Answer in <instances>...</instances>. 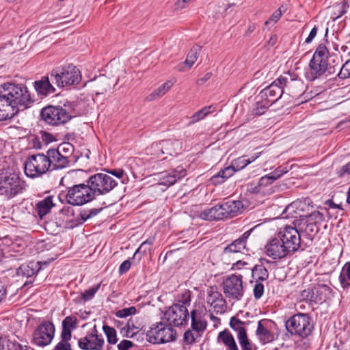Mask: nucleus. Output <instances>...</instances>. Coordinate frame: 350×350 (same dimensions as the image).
I'll return each mask as SVG.
<instances>
[{"mask_svg": "<svg viewBox=\"0 0 350 350\" xmlns=\"http://www.w3.org/2000/svg\"><path fill=\"white\" fill-rule=\"evenodd\" d=\"M28 88L24 84L4 83L0 85V122L12 119L20 111L34 103Z\"/></svg>", "mask_w": 350, "mask_h": 350, "instance_id": "nucleus-1", "label": "nucleus"}, {"mask_svg": "<svg viewBox=\"0 0 350 350\" xmlns=\"http://www.w3.org/2000/svg\"><path fill=\"white\" fill-rule=\"evenodd\" d=\"M243 210L244 205L242 201L228 200L201 211L199 217L206 221H220L235 217L241 215Z\"/></svg>", "mask_w": 350, "mask_h": 350, "instance_id": "nucleus-2", "label": "nucleus"}, {"mask_svg": "<svg viewBox=\"0 0 350 350\" xmlns=\"http://www.w3.org/2000/svg\"><path fill=\"white\" fill-rule=\"evenodd\" d=\"M297 83L300 84V81L293 79L290 74L281 75L260 92L259 98H265L273 105L281 98L285 89L293 92Z\"/></svg>", "mask_w": 350, "mask_h": 350, "instance_id": "nucleus-3", "label": "nucleus"}, {"mask_svg": "<svg viewBox=\"0 0 350 350\" xmlns=\"http://www.w3.org/2000/svg\"><path fill=\"white\" fill-rule=\"evenodd\" d=\"M329 51L325 43H320L317 47L312 58L309 63L310 75L314 80L325 74L327 71L329 74L335 72L334 66H328V58Z\"/></svg>", "mask_w": 350, "mask_h": 350, "instance_id": "nucleus-4", "label": "nucleus"}, {"mask_svg": "<svg viewBox=\"0 0 350 350\" xmlns=\"http://www.w3.org/2000/svg\"><path fill=\"white\" fill-rule=\"evenodd\" d=\"M53 83L59 88L77 85L81 79L80 70L73 64L57 67L50 72Z\"/></svg>", "mask_w": 350, "mask_h": 350, "instance_id": "nucleus-5", "label": "nucleus"}, {"mask_svg": "<svg viewBox=\"0 0 350 350\" xmlns=\"http://www.w3.org/2000/svg\"><path fill=\"white\" fill-rule=\"evenodd\" d=\"M25 189V182L18 174L7 170H0V194L12 198Z\"/></svg>", "mask_w": 350, "mask_h": 350, "instance_id": "nucleus-6", "label": "nucleus"}, {"mask_svg": "<svg viewBox=\"0 0 350 350\" xmlns=\"http://www.w3.org/2000/svg\"><path fill=\"white\" fill-rule=\"evenodd\" d=\"M285 327L291 336H295L301 339L310 336L313 329L311 318L305 313H297L290 317L285 322Z\"/></svg>", "mask_w": 350, "mask_h": 350, "instance_id": "nucleus-7", "label": "nucleus"}, {"mask_svg": "<svg viewBox=\"0 0 350 350\" xmlns=\"http://www.w3.org/2000/svg\"><path fill=\"white\" fill-rule=\"evenodd\" d=\"M65 198L72 206H81L96 199L87 180L85 183L68 187Z\"/></svg>", "mask_w": 350, "mask_h": 350, "instance_id": "nucleus-8", "label": "nucleus"}, {"mask_svg": "<svg viewBox=\"0 0 350 350\" xmlns=\"http://www.w3.org/2000/svg\"><path fill=\"white\" fill-rule=\"evenodd\" d=\"M87 180L95 198L98 196L107 195L118 186L117 181L105 173L91 175Z\"/></svg>", "mask_w": 350, "mask_h": 350, "instance_id": "nucleus-9", "label": "nucleus"}, {"mask_svg": "<svg viewBox=\"0 0 350 350\" xmlns=\"http://www.w3.org/2000/svg\"><path fill=\"white\" fill-rule=\"evenodd\" d=\"M176 338V331L169 323L160 322L153 325L146 334V340L152 344H163L174 341Z\"/></svg>", "mask_w": 350, "mask_h": 350, "instance_id": "nucleus-10", "label": "nucleus"}, {"mask_svg": "<svg viewBox=\"0 0 350 350\" xmlns=\"http://www.w3.org/2000/svg\"><path fill=\"white\" fill-rule=\"evenodd\" d=\"M25 174L31 178L42 177L51 172L46 154L38 153L28 157L25 163Z\"/></svg>", "mask_w": 350, "mask_h": 350, "instance_id": "nucleus-11", "label": "nucleus"}, {"mask_svg": "<svg viewBox=\"0 0 350 350\" xmlns=\"http://www.w3.org/2000/svg\"><path fill=\"white\" fill-rule=\"evenodd\" d=\"M40 116L42 120L52 126L64 124L72 118L70 113L59 105H48L43 107Z\"/></svg>", "mask_w": 350, "mask_h": 350, "instance_id": "nucleus-12", "label": "nucleus"}, {"mask_svg": "<svg viewBox=\"0 0 350 350\" xmlns=\"http://www.w3.org/2000/svg\"><path fill=\"white\" fill-rule=\"evenodd\" d=\"M223 293L229 301H239L244 295L243 276L231 274L227 276L221 283Z\"/></svg>", "mask_w": 350, "mask_h": 350, "instance_id": "nucleus-13", "label": "nucleus"}, {"mask_svg": "<svg viewBox=\"0 0 350 350\" xmlns=\"http://www.w3.org/2000/svg\"><path fill=\"white\" fill-rule=\"evenodd\" d=\"M55 327L53 322L44 321L34 330L31 342L38 347L51 344L55 336Z\"/></svg>", "mask_w": 350, "mask_h": 350, "instance_id": "nucleus-14", "label": "nucleus"}, {"mask_svg": "<svg viewBox=\"0 0 350 350\" xmlns=\"http://www.w3.org/2000/svg\"><path fill=\"white\" fill-rule=\"evenodd\" d=\"M183 143L179 139H167L154 142L151 145L150 152L152 154L159 157L160 154H166L175 157L182 150Z\"/></svg>", "mask_w": 350, "mask_h": 350, "instance_id": "nucleus-15", "label": "nucleus"}, {"mask_svg": "<svg viewBox=\"0 0 350 350\" xmlns=\"http://www.w3.org/2000/svg\"><path fill=\"white\" fill-rule=\"evenodd\" d=\"M104 345L105 339L103 334L98 332L96 325L78 340V346L83 350H102Z\"/></svg>", "mask_w": 350, "mask_h": 350, "instance_id": "nucleus-16", "label": "nucleus"}, {"mask_svg": "<svg viewBox=\"0 0 350 350\" xmlns=\"http://www.w3.org/2000/svg\"><path fill=\"white\" fill-rule=\"evenodd\" d=\"M276 234L291 254H293L299 249L301 236L295 227L285 226L281 228Z\"/></svg>", "mask_w": 350, "mask_h": 350, "instance_id": "nucleus-17", "label": "nucleus"}, {"mask_svg": "<svg viewBox=\"0 0 350 350\" xmlns=\"http://www.w3.org/2000/svg\"><path fill=\"white\" fill-rule=\"evenodd\" d=\"M164 318L170 325L178 327L187 323L189 315L185 306L174 304L165 312Z\"/></svg>", "mask_w": 350, "mask_h": 350, "instance_id": "nucleus-18", "label": "nucleus"}, {"mask_svg": "<svg viewBox=\"0 0 350 350\" xmlns=\"http://www.w3.org/2000/svg\"><path fill=\"white\" fill-rule=\"evenodd\" d=\"M265 253L273 260L283 258L291 254L276 234L266 244Z\"/></svg>", "mask_w": 350, "mask_h": 350, "instance_id": "nucleus-19", "label": "nucleus"}, {"mask_svg": "<svg viewBox=\"0 0 350 350\" xmlns=\"http://www.w3.org/2000/svg\"><path fill=\"white\" fill-rule=\"evenodd\" d=\"M62 150H56L55 148H50L46 152V159L50 171L62 170L69 166L70 159L66 156L60 154Z\"/></svg>", "mask_w": 350, "mask_h": 350, "instance_id": "nucleus-20", "label": "nucleus"}, {"mask_svg": "<svg viewBox=\"0 0 350 350\" xmlns=\"http://www.w3.org/2000/svg\"><path fill=\"white\" fill-rule=\"evenodd\" d=\"M186 174V170L183 166H178L175 169L162 172L159 180V184L170 187L185 177Z\"/></svg>", "mask_w": 350, "mask_h": 350, "instance_id": "nucleus-21", "label": "nucleus"}, {"mask_svg": "<svg viewBox=\"0 0 350 350\" xmlns=\"http://www.w3.org/2000/svg\"><path fill=\"white\" fill-rule=\"evenodd\" d=\"M75 212L74 209L69 206H64L58 213L55 214V219L57 225L59 227L70 228L72 224Z\"/></svg>", "mask_w": 350, "mask_h": 350, "instance_id": "nucleus-22", "label": "nucleus"}, {"mask_svg": "<svg viewBox=\"0 0 350 350\" xmlns=\"http://www.w3.org/2000/svg\"><path fill=\"white\" fill-rule=\"evenodd\" d=\"M205 311L204 308H199L191 312V327L198 333L206 329L207 322L204 319Z\"/></svg>", "mask_w": 350, "mask_h": 350, "instance_id": "nucleus-23", "label": "nucleus"}, {"mask_svg": "<svg viewBox=\"0 0 350 350\" xmlns=\"http://www.w3.org/2000/svg\"><path fill=\"white\" fill-rule=\"evenodd\" d=\"M252 230L245 232L239 238L227 245L224 249L225 253L242 252L244 250L248 251L246 247L247 240L251 234Z\"/></svg>", "mask_w": 350, "mask_h": 350, "instance_id": "nucleus-24", "label": "nucleus"}, {"mask_svg": "<svg viewBox=\"0 0 350 350\" xmlns=\"http://www.w3.org/2000/svg\"><path fill=\"white\" fill-rule=\"evenodd\" d=\"M52 83L49 75L42 77L40 80L36 81L33 83V86L38 95L46 96L55 92V88Z\"/></svg>", "mask_w": 350, "mask_h": 350, "instance_id": "nucleus-25", "label": "nucleus"}, {"mask_svg": "<svg viewBox=\"0 0 350 350\" xmlns=\"http://www.w3.org/2000/svg\"><path fill=\"white\" fill-rule=\"evenodd\" d=\"M41 269L40 262L31 261L27 264L21 265L16 271L18 275L31 278L36 275Z\"/></svg>", "mask_w": 350, "mask_h": 350, "instance_id": "nucleus-26", "label": "nucleus"}, {"mask_svg": "<svg viewBox=\"0 0 350 350\" xmlns=\"http://www.w3.org/2000/svg\"><path fill=\"white\" fill-rule=\"evenodd\" d=\"M78 321V319L74 315L66 317L62 323L61 335L64 336V338L67 337L71 338L72 332L77 329Z\"/></svg>", "mask_w": 350, "mask_h": 350, "instance_id": "nucleus-27", "label": "nucleus"}, {"mask_svg": "<svg viewBox=\"0 0 350 350\" xmlns=\"http://www.w3.org/2000/svg\"><path fill=\"white\" fill-rule=\"evenodd\" d=\"M53 202V196H48L43 200L39 201L36 205V210L38 217L43 219L48 213H50L51 208L55 206Z\"/></svg>", "mask_w": 350, "mask_h": 350, "instance_id": "nucleus-28", "label": "nucleus"}, {"mask_svg": "<svg viewBox=\"0 0 350 350\" xmlns=\"http://www.w3.org/2000/svg\"><path fill=\"white\" fill-rule=\"evenodd\" d=\"M100 211L101 208H92L90 210H83L81 211L79 215L75 218V220L72 221V224L70 225V228H74L83 224L88 219L96 215Z\"/></svg>", "mask_w": 350, "mask_h": 350, "instance_id": "nucleus-29", "label": "nucleus"}, {"mask_svg": "<svg viewBox=\"0 0 350 350\" xmlns=\"http://www.w3.org/2000/svg\"><path fill=\"white\" fill-rule=\"evenodd\" d=\"M217 338L225 345L227 350H239L232 334L228 330L220 332Z\"/></svg>", "mask_w": 350, "mask_h": 350, "instance_id": "nucleus-30", "label": "nucleus"}, {"mask_svg": "<svg viewBox=\"0 0 350 350\" xmlns=\"http://www.w3.org/2000/svg\"><path fill=\"white\" fill-rule=\"evenodd\" d=\"M172 85L173 83L172 81H166L165 83L158 87L151 94L148 95L146 98V100L148 102H151L159 98H161L170 90Z\"/></svg>", "mask_w": 350, "mask_h": 350, "instance_id": "nucleus-31", "label": "nucleus"}, {"mask_svg": "<svg viewBox=\"0 0 350 350\" xmlns=\"http://www.w3.org/2000/svg\"><path fill=\"white\" fill-rule=\"evenodd\" d=\"M256 334L257 335L260 342L263 344L271 342L275 339L274 334L264 327L261 321H258V327L256 332Z\"/></svg>", "mask_w": 350, "mask_h": 350, "instance_id": "nucleus-32", "label": "nucleus"}, {"mask_svg": "<svg viewBox=\"0 0 350 350\" xmlns=\"http://www.w3.org/2000/svg\"><path fill=\"white\" fill-rule=\"evenodd\" d=\"M260 152L256 153L251 156L248 159H247L245 156L239 157L238 159L234 160L232 162V164L229 166L233 167V169L235 170L236 172L237 171L243 169L247 165L254 161L257 158L260 157Z\"/></svg>", "mask_w": 350, "mask_h": 350, "instance_id": "nucleus-33", "label": "nucleus"}, {"mask_svg": "<svg viewBox=\"0 0 350 350\" xmlns=\"http://www.w3.org/2000/svg\"><path fill=\"white\" fill-rule=\"evenodd\" d=\"M249 324V321H242L236 317H232L230 319V327L237 332V338L247 334L245 326Z\"/></svg>", "mask_w": 350, "mask_h": 350, "instance_id": "nucleus-34", "label": "nucleus"}, {"mask_svg": "<svg viewBox=\"0 0 350 350\" xmlns=\"http://www.w3.org/2000/svg\"><path fill=\"white\" fill-rule=\"evenodd\" d=\"M215 107L213 105H209L202 108L200 110H198L190 117L189 125L193 124L198 121L203 120L208 114L215 111Z\"/></svg>", "mask_w": 350, "mask_h": 350, "instance_id": "nucleus-35", "label": "nucleus"}, {"mask_svg": "<svg viewBox=\"0 0 350 350\" xmlns=\"http://www.w3.org/2000/svg\"><path fill=\"white\" fill-rule=\"evenodd\" d=\"M269 101L265 98H259V94L256 97V103L252 109V113L255 116H261L264 114L269 107L271 105Z\"/></svg>", "mask_w": 350, "mask_h": 350, "instance_id": "nucleus-36", "label": "nucleus"}, {"mask_svg": "<svg viewBox=\"0 0 350 350\" xmlns=\"http://www.w3.org/2000/svg\"><path fill=\"white\" fill-rule=\"evenodd\" d=\"M252 276L255 282H262L268 279L269 272L262 265H256L252 269Z\"/></svg>", "mask_w": 350, "mask_h": 350, "instance_id": "nucleus-37", "label": "nucleus"}, {"mask_svg": "<svg viewBox=\"0 0 350 350\" xmlns=\"http://www.w3.org/2000/svg\"><path fill=\"white\" fill-rule=\"evenodd\" d=\"M340 282L343 288L350 286V262H347L342 267V272L339 276Z\"/></svg>", "mask_w": 350, "mask_h": 350, "instance_id": "nucleus-38", "label": "nucleus"}, {"mask_svg": "<svg viewBox=\"0 0 350 350\" xmlns=\"http://www.w3.org/2000/svg\"><path fill=\"white\" fill-rule=\"evenodd\" d=\"M103 330L105 333L107 342L110 345H115L117 343L118 338L117 336V332L114 327H111L107 324H104L103 326Z\"/></svg>", "mask_w": 350, "mask_h": 350, "instance_id": "nucleus-39", "label": "nucleus"}, {"mask_svg": "<svg viewBox=\"0 0 350 350\" xmlns=\"http://www.w3.org/2000/svg\"><path fill=\"white\" fill-rule=\"evenodd\" d=\"M287 10L286 5H282L278 9H277L270 16V18L265 22V25L268 26L269 24H275L281 18L282 15L285 13Z\"/></svg>", "mask_w": 350, "mask_h": 350, "instance_id": "nucleus-40", "label": "nucleus"}, {"mask_svg": "<svg viewBox=\"0 0 350 350\" xmlns=\"http://www.w3.org/2000/svg\"><path fill=\"white\" fill-rule=\"evenodd\" d=\"M201 48L199 46H193L190 51H189L187 58L185 61V63L188 65L190 68L191 67L194 63L196 62L198 59V53L200 51Z\"/></svg>", "mask_w": 350, "mask_h": 350, "instance_id": "nucleus-41", "label": "nucleus"}, {"mask_svg": "<svg viewBox=\"0 0 350 350\" xmlns=\"http://www.w3.org/2000/svg\"><path fill=\"white\" fill-rule=\"evenodd\" d=\"M221 296V293L218 291L216 286H211L207 291L206 302L208 304H213Z\"/></svg>", "mask_w": 350, "mask_h": 350, "instance_id": "nucleus-42", "label": "nucleus"}, {"mask_svg": "<svg viewBox=\"0 0 350 350\" xmlns=\"http://www.w3.org/2000/svg\"><path fill=\"white\" fill-rule=\"evenodd\" d=\"M289 168L286 165H280L275 168L273 172L267 174L273 182L280 178L282 175L286 174L289 171Z\"/></svg>", "mask_w": 350, "mask_h": 350, "instance_id": "nucleus-43", "label": "nucleus"}, {"mask_svg": "<svg viewBox=\"0 0 350 350\" xmlns=\"http://www.w3.org/2000/svg\"><path fill=\"white\" fill-rule=\"evenodd\" d=\"M325 220L324 215L319 211L311 213L307 217L306 223L316 224L318 226Z\"/></svg>", "mask_w": 350, "mask_h": 350, "instance_id": "nucleus-44", "label": "nucleus"}, {"mask_svg": "<svg viewBox=\"0 0 350 350\" xmlns=\"http://www.w3.org/2000/svg\"><path fill=\"white\" fill-rule=\"evenodd\" d=\"M247 189L248 192L253 194H260L262 196L271 194V192H266V191L263 190L258 181L257 183H250L247 184Z\"/></svg>", "mask_w": 350, "mask_h": 350, "instance_id": "nucleus-45", "label": "nucleus"}, {"mask_svg": "<svg viewBox=\"0 0 350 350\" xmlns=\"http://www.w3.org/2000/svg\"><path fill=\"white\" fill-rule=\"evenodd\" d=\"M349 5L348 2L345 0L342 1L338 7V10L337 12H334L332 14V19L333 21H336L338 18L343 16L345 14L347 13V9L349 8Z\"/></svg>", "mask_w": 350, "mask_h": 350, "instance_id": "nucleus-46", "label": "nucleus"}, {"mask_svg": "<svg viewBox=\"0 0 350 350\" xmlns=\"http://www.w3.org/2000/svg\"><path fill=\"white\" fill-rule=\"evenodd\" d=\"M137 313V309L135 306L125 308L115 312V316L118 318H126Z\"/></svg>", "mask_w": 350, "mask_h": 350, "instance_id": "nucleus-47", "label": "nucleus"}, {"mask_svg": "<svg viewBox=\"0 0 350 350\" xmlns=\"http://www.w3.org/2000/svg\"><path fill=\"white\" fill-rule=\"evenodd\" d=\"M100 284H98L96 286H94L91 288H90L88 290H85L84 292H82L81 293V299L84 301H88L91 300L95 295L96 293L98 291L100 288Z\"/></svg>", "mask_w": 350, "mask_h": 350, "instance_id": "nucleus-48", "label": "nucleus"}, {"mask_svg": "<svg viewBox=\"0 0 350 350\" xmlns=\"http://www.w3.org/2000/svg\"><path fill=\"white\" fill-rule=\"evenodd\" d=\"M213 307L216 313H223L226 311L227 308V302L226 299L221 296L213 304H210Z\"/></svg>", "mask_w": 350, "mask_h": 350, "instance_id": "nucleus-49", "label": "nucleus"}, {"mask_svg": "<svg viewBox=\"0 0 350 350\" xmlns=\"http://www.w3.org/2000/svg\"><path fill=\"white\" fill-rule=\"evenodd\" d=\"M56 150H62L60 154L62 156H66V158L69 159L73 152V146L70 143H63L58 146Z\"/></svg>", "mask_w": 350, "mask_h": 350, "instance_id": "nucleus-50", "label": "nucleus"}, {"mask_svg": "<svg viewBox=\"0 0 350 350\" xmlns=\"http://www.w3.org/2000/svg\"><path fill=\"white\" fill-rule=\"evenodd\" d=\"M178 303L180 306H185L187 308L191 303V292L189 290H185L181 295L178 296Z\"/></svg>", "mask_w": 350, "mask_h": 350, "instance_id": "nucleus-51", "label": "nucleus"}, {"mask_svg": "<svg viewBox=\"0 0 350 350\" xmlns=\"http://www.w3.org/2000/svg\"><path fill=\"white\" fill-rule=\"evenodd\" d=\"M337 76L342 79L350 78V59L342 65Z\"/></svg>", "mask_w": 350, "mask_h": 350, "instance_id": "nucleus-52", "label": "nucleus"}, {"mask_svg": "<svg viewBox=\"0 0 350 350\" xmlns=\"http://www.w3.org/2000/svg\"><path fill=\"white\" fill-rule=\"evenodd\" d=\"M258 182L264 191H266V192H271V193L273 192V190L271 188H269L273 183L269 176L265 175L258 180Z\"/></svg>", "mask_w": 350, "mask_h": 350, "instance_id": "nucleus-53", "label": "nucleus"}, {"mask_svg": "<svg viewBox=\"0 0 350 350\" xmlns=\"http://www.w3.org/2000/svg\"><path fill=\"white\" fill-rule=\"evenodd\" d=\"M70 338H64V336L61 335V341L59 342L55 347L53 350H72L71 345L68 342Z\"/></svg>", "mask_w": 350, "mask_h": 350, "instance_id": "nucleus-54", "label": "nucleus"}, {"mask_svg": "<svg viewBox=\"0 0 350 350\" xmlns=\"http://www.w3.org/2000/svg\"><path fill=\"white\" fill-rule=\"evenodd\" d=\"M319 230L320 228L317 225L307 223L304 231L310 239H312L319 232Z\"/></svg>", "mask_w": 350, "mask_h": 350, "instance_id": "nucleus-55", "label": "nucleus"}, {"mask_svg": "<svg viewBox=\"0 0 350 350\" xmlns=\"http://www.w3.org/2000/svg\"><path fill=\"white\" fill-rule=\"evenodd\" d=\"M235 172V170L233 169V167L228 166L225 167L224 169L220 170L217 174L219 176H220L222 179H224V181H226L228 178L231 177Z\"/></svg>", "mask_w": 350, "mask_h": 350, "instance_id": "nucleus-56", "label": "nucleus"}, {"mask_svg": "<svg viewBox=\"0 0 350 350\" xmlns=\"http://www.w3.org/2000/svg\"><path fill=\"white\" fill-rule=\"evenodd\" d=\"M237 338L242 350H252V343L247 337V334H245Z\"/></svg>", "mask_w": 350, "mask_h": 350, "instance_id": "nucleus-57", "label": "nucleus"}, {"mask_svg": "<svg viewBox=\"0 0 350 350\" xmlns=\"http://www.w3.org/2000/svg\"><path fill=\"white\" fill-rule=\"evenodd\" d=\"M253 293L256 299H259L262 297L264 294V285L262 282H255Z\"/></svg>", "mask_w": 350, "mask_h": 350, "instance_id": "nucleus-58", "label": "nucleus"}, {"mask_svg": "<svg viewBox=\"0 0 350 350\" xmlns=\"http://www.w3.org/2000/svg\"><path fill=\"white\" fill-rule=\"evenodd\" d=\"M154 241H155V238L154 237H150L148 239H147L137 248V250L134 253L133 258H135L139 254H140L141 252L142 251V250L144 248V246L152 245L153 244V243L154 242Z\"/></svg>", "mask_w": 350, "mask_h": 350, "instance_id": "nucleus-59", "label": "nucleus"}, {"mask_svg": "<svg viewBox=\"0 0 350 350\" xmlns=\"http://www.w3.org/2000/svg\"><path fill=\"white\" fill-rule=\"evenodd\" d=\"M200 336L199 333L198 332L196 336H194L193 332L191 330H187L184 334V342L187 344L193 343L197 337Z\"/></svg>", "mask_w": 350, "mask_h": 350, "instance_id": "nucleus-60", "label": "nucleus"}, {"mask_svg": "<svg viewBox=\"0 0 350 350\" xmlns=\"http://www.w3.org/2000/svg\"><path fill=\"white\" fill-rule=\"evenodd\" d=\"M111 88V85L110 84L108 83V80L106 79L105 78H103L100 81V88L98 90V92H96V94H104L105 92H107Z\"/></svg>", "mask_w": 350, "mask_h": 350, "instance_id": "nucleus-61", "label": "nucleus"}, {"mask_svg": "<svg viewBox=\"0 0 350 350\" xmlns=\"http://www.w3.org/2000/svg\"><path fill=\"white\" fill-rule=\"evenodd\" d=\"M135 344L129 340H122L118 345V350H129L131 348L133 347Z\"/></svg>", "mask_w": 350, "mask_h": 350, "instance_id": "nucleus-62", "label": "nucleus"}, {"mask_svg": "<svg viewBox=\"0 0 350 350\" xmlns=\"http://www.w3.org/2000/svg\"><path fill=\"white\" fill-rule=\"evenodd\" d=\"M131 267V262L130 260L128 259V260H124L120 265L119 270H118L119 274L120 275L124 274L130 269Z\"/></svg>", "mask_w": 350, "mask_h": 350, "instance_id": "nucleus-63", "label": "nucleus"}, {"mask_svg": "<svg viewBox=\"0 0 350 350\" xmlns=\"http://www.w3.org/2000/svg\"><path fill=\"white\" fill-rule=\"evenodd\" d=\"M337 174L339 177H344L345 176L350 175V161L346 165H343L341 168H340Z\"/></svg>", "mask_w": 350, "mask_h": 350, "instance_id": "nucleus-64", "label": "nucleus"}]
</instances>
